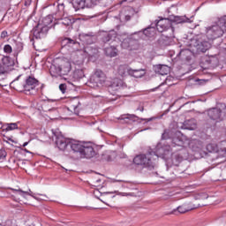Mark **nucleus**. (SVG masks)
Returning a JSON list of instances; mask_svg holds the SVG:
<instances>
[{"mask_svg":"<svg viewBox=\"0 0 226 226\" xmlns=\"http://www.w3.org/2000/svg\"><path fill=\"white\" fill-rule=\"evenodd\" d=\"M192 56H193V53L190 49H182L178 55L177 57L181 59V61H192Z\"/></svg>","mask_w":226,"mask_h":226,"instance_id":"15","label":"nucleus"},{"mask_svg":"<svg viewBox=\"0 0 226 226\" xmlns=\"http://www.w3.org/2000/svg\"><path fill=\"white\" fill-rule=\"evenodd\" d=\"M72 72V62L68 58H56L49 68L51 77H63Z\"/></svg>","mask_w":226,"mask_h":226,"instance_id":"3","label":"nucleus"},{"mask_svg":"<svg viewBox=\"0 0 226 226\" xmlns=\"http://www.w3.org/2000/svg\"><path fill=\"white\" fill-rule=\"evenodd\" d=\"M72 6L74 10H82L83 8H93V2L88 0H73Z\"/></svg>","mask_w":226,"mask_h":226,"instance_id":"14","label":"nucleus"},{"mask_svg":"<svg viewBox=\"0 0 226 226\" xmlns=\"http://www.w3.org/2000/svg\"><path fill=\"white\" fill-rule=\"evenodd\" d=\"M77 107H79V105H74L73 106L74 110L77 109Z\"/></svg>","mask_w":226,"mask_h":226,"instance_id":"54","label":"nucleus"},{"mask_svg":"<svg viewBox=\"0 0 226 226\" xmlns=\"http://www.w3.org/2000/svg\"><path fill=\"white\" fill-rule=\"evenodd\" d=\"M216 23L222 28V31L226 33V15L221 17Z\"/></svg>","mask_w":226,"mask_h":226,"instance_id":"34","label":"nucleus"},{"mask_svg":"<svg viewBox=\"0 0 226 226\" xmlns=\"http://www.w3.org/2000/svg\"><path fill=\"white\" fill-rule=\"evenodd\" d=\"M154 72L159 75H168L169 66L163 65V64H158L154 67Z\"/></svg>","mask_w":226,"mask_h":226,"instance_id":"23","label":"nucleus"},{"mask_svg":"<svg viewBox=\"0 0 226 226\" xmlns=\"http://www.w3.org/2000/svg\"><path fill=\"white\" fill-rule=\"evenodd\" d=\"M84 36H85L84 34L79 35V40H81V41H84V40H83Z\"/></svg>","mask_w":226,"mask_h":226,"instance_id":"52","label":"nucleus"},{"mask_svg":"<svg viewBox=\"0 0 226 226\" xmlns=\"http://www.w3.org/2000/svg\"><path fill=\"white\" fill-rule=\"evenodd\" d=\"M156 119L155 117H150V118H140V121H146L147 123H149L151 121H154Z\"/></svg>","mask_w":226,"mask_h":226,"instance_id":"45","label":"nucleus"},{"mask_svg":"<svg viewBox=\"0 0 226 226\" xmlns=\"http://www.w3.org/2000/svg\"><path fill=\"white\" fill-rule=\"evenodd\" d=\"M111 183H124V185H122L124 188H129L130 186H132V182H126L123 180L111 179Z\"/></svg>","mask_w":226,"mask_h":226,"instance_id":"37","label":"nucleus"},{"mask_svg":"<svg viewBox=\"0 0 226 226\" xmlns=\"http://www.w3.org/2000/svg\"><path fill=\"white\" fill-rule=\"evenodd\" d=\"M59 89L64 94L66 93V84H60Z\"/></svg>","mask_w":226,"mask_h":226,"instance_id":"43","label":"nucleus"},{"mask_svg":"<svg viewBox=\"0 0 226 226\" xmlns=\"http://www.w3.org/2000/svg\"><path fill=\"white\" fill-rule=\"evenodd\" d=\"M53 20L54 18L52 17V15H48L41 20V22H39V24H41L43 27H49V29H50V27H52Z\"/></svg>","mask_w":226,"mask_h":226,"instance_id":"24","label":"nucleus"},{"mask_svg":"<svg viewBox=\"0 0 226 226\" xmlns=\"http://www.w3.org/2000/svg\"><path fill=\"white\" fill-rule=\"evenodd\" d=\"M64 41L65 43H67V45H77V43H79V42H77L75 40L71 39V38H65V39L64 40Z\"/></svg>","mask_w":226,"mask_h":226,"instance_id":"40","label":"nucleus"},{"mask_svg":"<svg viewBox=\"0 0 226 226\" xmlns=\"http://www.w3.org/2000/svg\"><path fill=\"white\" fill-rule=\"evenodd\" d=\"M165 45H169V43H165Z\"/></svg>","mask_w":226,"mask_h":226,"instance_id":"58","label":"nucleus"},{"mask_svg":"<svg viewBox=\"0 0 226 226\" xmlns=\"http://www.w3.org/2000/svg\"><path fill=\"white\" fill-rule=\"evenodd\" d=\"M104 52L109 57H116L117 56V49L114 46L105 48Z\"/></svg>","mask_w":226,"mask_h":226,"instance_id":"26","label":"nucleus"},{"mask_svg":"<svg viewBox=\"0 0 226 226\" xmlns=\"http://www.w3.org/2000/svg\"><path fill=\"white\" fill-rule=\"evenodd\" d=\"M13 130H19V124L17 123L5 124L2 126L3 132H11Z\"/></svg>","mask_w":226,"mask_h":226,"instance_id":"27","label":"nucleus"},{"mask_svg":"<svg viewBox=\"0 0 226 226\" xmlns=\"http://www.w3.org/2000/svg\"><path fill=\"white\" fill-rule=\"evenodd\" d=\"M192 209L186 207V205H182L177 207V209L173 210V214H176V212L177 211V213H179L180 215H183L185 213H188V211H191Z\"/></svg>","mask_w":226,"mask_h":226,"instance_id":"33","label":"nucleus"},{"mask_svg":"<svg viewBox=\"0 0 226 226\" xmlns=\"http://www.w3.org/2000/svg\"><path fill=\"white\" fill-rule=\"evenodd\" d=\"M154 34V27H148L142 32H135L132 34L127 36L123 40L121 43L122 49L126 50H136L139 47V40H140V34H145V36H153Z\"/></svg>","mask_w":226,"mask_h":226,"instance_id":"2","label":"nucleus"},{"mask_svg":"<svg viewBox=\"0 0 226 226\" xmlns=\"http://www.w3.org/2000/svg\"><path fill=\"white\" fill-rule=\"evenodd\" d=\"M172 137V132L169 129L164 130L162 139V140H167Z\"/></svg>","mask_w":226,"mask_h":226,"instance_id":"36","label":"nucleus"},{"mask_svg":"<svg viewBox=\"0 0 226 226\" xmlns=\"http://www.w3.org/2000/svg\"><path fill=\"white\" fill-rule=\"evenodd\" d=\"M24 46L22 42H16V47L13 49V50L16 54H19V52H22Z\"/></svg>","mask_w":226,"mask_h":226,"instance_id":"39","label":"nucleus"},{"mask_svg":"<svg viewBox=\"0 0 226 226\" xmlns=\"http://www.w3.org/2000/svg\"><path fill=\"white\" fill-rule=\"evenodd\" d=\"M132 17H133V13H132V14H126V15L124 16L125 22H128L129 20H131V19H132Z\"/></svg>","mask_w":226,"mask_h":226,"instance_id":"46","label":"nucleus"},{"mask_svg":"<svg viewBox=\"0 0 226 226\" xmlns=\"http://www.w3.org/2000/svg\"><path fill=\"white\" fill-rule=\"evenodd\" d=\"M143 111H144V109H141V112H143Z\"/></svg>","mask_w":226,"mask_h":226,"instance_id":"57","label":"nucleus"},{"mask_svg":"<svg viewBox=\"0 0 226 226\" xmlns=\"http://www.w3.org/2000/svg\"><path fill=\"white\" fill-rule=\"evenodd\" d=\"M133 163L139 167H142V169L153 170L156 167V163H158V156L152 152L139 154L134 157Z\"/></svg>","mask_w":226,"mask_h":226,"instance_id":"4","label":"nucleus"},{"mask_svg":"<svg viewBox=\"0 0 226 226\" xmlns=\"http://www.w3.org/2000/svg\"><path fill=\"white\" fill-rule=\"evenodd\" d=\"M151 153L155 154V156H157V160L160 157L167 158V154H169V153H170V146H169V145H162V143H159L155 147V151L154 152H151Z\"/></svg>","mask_w":226,"mask_h":226,"instance_id":"11","label":"nucleus"},{"mask_svg":"<svg viewBox=\"0 0 226 226\" xmlns=\"http://www.w3.org/2000/svg\"><path fill=\"white\" fill-rule=\"evenodd\" d=\"M217 154L219 158H225L226 157V147H218L217 148Z\"/></svg>","mask_w":226,"mask_h":226,"instance_id":"38","label":"nucleus"},{"mask_svg":"<svg viewBox=\"0 0 226 226\" xmlns=\"http://www.w3.org/2000/svg\"><path fill=\"white\" fill-rule=\"evenodd\" d=\"M73 22L75 21H73L70 17L58 19V24L62 27H72V24H73Z\"/></svg>","mask_w":226,"mask_h":226,"instance_id":"22","label":"nucleus"},{"mask_svg":"<svg viewBox=\"0 0 226 226\" xmlns=\"http://www.w3.org/2000/svg\"><path fill=\"white\" fill-rule=\"evenodd\" d=\"M4 52H5V54H11V52H13V49L10 44H7L4 47Z\"/></svg>","mask_w":226,"mask_h":226,"instance_id":"41","label":"nucleus"},{"mask_svg":"<svg viewBox=\"0 0 226 226\" xmlns=\"http://www.w3.org/2000/svg\"><path fill=\"white\" fill-rule=\"evenodd\" d=\"M146 75L145 69H131V77H134L135 79H142Z\"/></svg>","mask_w":226,"mask_h":226,"instance_id":"21","label":"nucleus"},{"mask_svg":"<svg viewBox=\"0 0 226 226\" xmlns=\"http://www.w3.org/2000/svg\"><path fill=\"white\" fill-rule=\"evenodd\" d=\"M6 158V151L0 149V160Z\"/></svg>","mask_w":226,"mask_h":226,"instance_id":"44","label":"nucleus"},{"mask_svg":"<svg viewBox=\"0 0 226 226\" xmlns=\"http://www.w3.org/2000/svg\"><path fill=\"white\" fill-rule=\"evenodd\" d=\"M117 37V33L116 31L112 30L107 33L103 37H102V41L104 43H109V41H114L116 38Z\"/></svg>","mask_w":226,"mask_h":226,"instance_id":"20","label":"nucleus"},{"mask_svg":"<svg viewBox=\"0 0 226 226\" xmlns=\"http://www.w3.org/2000/svg\"><path fill=\"white\" fill-rule=\"evenodd\" d=\"M111 87H113V89H116V91L119 89H125L126 83H124V81H123V79H115L113 80V83L111 84Z\"/></svg>","mask_w":226,"mask_h":226,"instance_id":"19","label":"nucleus"},{"mask_svg":"<svg viewBox=\"0 0 226 226\" xmlns=\"http://www.w3.org/2000/svg\"><path fill=\"white\" fill-rule=\"evenodd\" d=\"M10 190H11V192H13L14 193H19V195H20L21 197H26V195L33 196V192H31V189H29L28 191H23L21 189L10 188Z\"/></svg>","mask_w":226,"mask_h":226,"instance_id":"31","label":"nucleus"},{"mask_svg":"<svg viewBox=\"0 0 226 226\" xmlns=\"http://www.w3.org/2000/svg\"><path fill=\"white\" fill-rule=\"evenodd\" d=\"M129 11H132L133 12V10L130 9Z\"/></svg>","mask_w":226,"mask_h":226,"instance_id":"55","label":"nucleus"},{"mask_svg":"<svg viewBox=\"0 0 226 226\" xmlns=\"http://www.w3.org/2000/svg\"><path fill=\"white\" fill-rule=\"evenodd\" d=\"M172 23L170 21V17L162 18L159 20H155V27L159 33H163V31H167V29H170Z\"/></svg>","mask_w":226,"mask_h":226,"instance_id":"10","label":"nucleus"},{"mask_svg":"<svg viewBox=\"0 0 226 226\" xmlns=\"http://www.w3.org/2000/svg\"><path fill=\"white\" fill-rule=\"evenodd\" d=\"M120 195H122V197H128V195H130V194H128L126 192H120Z\"/></svg>","mask_w":226,"mask_h":226,"instance_id":"51","label":"nucleus"},{"mask_svg":"<svg viewBox=\"0 0 226 226\" xmlns=\"http://www.w3.org/2000/svg\"><path fill=\"white\" fill-rule=\"evenodd\" d=\"M27 142H25L24 144H23V147H26V146H27Z\"/></svg>","mask_w":226,"mask_h":226,"instance_id":"53","label":"nucleus"},{"mask_svg":"<svg viewBox=\"0 0 226 226\" xmlns=\"http://www.w3.org/2000/svg\"><path fill=\"white\" fill-rule=\"evenodd\" d=\"M223 34H225L223 28L218 26L217 23H215L214 25L206 28V36L207 40H217V38H222Z\"/></svg>","mask_w":226,"mask_h":226,"instance_id":"6","label":"nucleus"},{"mask_svg":"<svg viewBox=\"0 0 226 226\" xmlns=\"http://www.w3.org/2000/svg\"><path fill=\"white\" fill-rule=\"evenodd\" d=\"M218 145L215 144V143H210L208 145H207V151L208 153H217L218 152Z\"/></svg>","mask_w":226,"mask_h":226,"instance_id":"35","label":"nucleus"},{"mask_svg":"<svg viewBox=\"0 0 226 226\" xmlns=\"http://www.w3.org/2000/svg\"><path fill=\"white\" fill-rule=\"evenodd\" d=\"M172 146H178L179 147H183L185 146V138L183 136H177L172 139Z\"/></svg>","mask_w":226,"mask_h":226,"instance_id":"28","label":"nucleus"},{"mask_svg":"<svg viewBox=\"0 0 226 226\" xmlns=\"http://www.w3.org/2000/svg\"><path fill=\"white\" fill-rule=\"evenodd\" d=\"M137 116H135L134 114H126V115H122L119 119H121L122 121H124L126 123H130L131 121H135V119H137Z\"/></svg>","mask_w":226,"mask_h":226,"instance_id":"30","label":"nucleus"},{"mask_svg":"<svg viewBox=\"0 0 226 226\" xmlns=\"http://www.w3.org/2000/svg\"><path fill=\"white\" fill-rule=\"evenodd\" d=\"M181 162H183V155L181 154V152H175L171 154V165L178 167Z\"/></svg>","mask_w":226,"mask_h":226,"instance_id":"16","label":"nucleus"},{"mask_svg":"<svg viewBox=\"0 0 226 226\" xmlns=\"http://www.w3.org/2000/svg\"><path fill=\"white\" fill-rule=\"evenodd\" d=\"M186 16H175L170 15V20L172 22H175L176 24H183V22H186Z\"/></svg>","mask_w":226,"mask_h":226,"instance_id":"29","label":"nucleus"},{"mask_svg":"<svg viewBox=\"0 0 226 226\" xmlns=\"http://www.w3.org/2000/svg\"><path fill=\"white\" fill-rule=\"evenodd\" d=\"M132 68L126 64H122L117 68V73L120 77H127L130 75Z\"/></svg>","mask_w":226,"mask_h":226,"instance_id":"17","label":"nucleus"},{"mask_svg":"<svg viewBox=\"0 0 226 226\" xmlns=\"http://www.w3.org/2000/svg\"><path fill=\"white\" fill-rule=\"evenodd\" d=\"M2 61V64H0V75H4L10 72V64H8L10 58L4 57Z\"/></svg>","mask_w":226,"mask_h":226,"instance_id":"18","label":"nucleus"},{"mask_svg":"<svg viewBox=\"0 0 226 226\" xmlns=\"http://www.w3.org/2000/svg\"><path fill=\"white\" fill-rule=\"evenodd\" d=\"M107 76H105V72L103 71L97 69L95 70L94 75L90 79V82L92 84H95L96 87H99L102 84H105V80Z\"/></svg>","mask_w":226,"mask_h":226,"instance_id":"8","label":"nucleus"},{"mask_svg":"<svg viewBox=\"0 0 226 226\" xmlns=\"http://www.w3.org/2000/svg\"><path fill=\"white\" fill-rule=\"evenodd\" d=\"M207 116L212 121H215L216 123H220V121H223L226 119V115L223 113V109L212 108L207 110Z\"/></svg>","mask_w":226,"mask_h":226,"instance_id":"7","label":"nucleus"},{"mask_svg":"<svg viewBox=\"0 0 226 226\" xmlns=\"http://www.w3.org/2000/svg\"><path fill=\"white\" fill-rule=\"evenodd\" d=\"M85 36H87V38H89V36H88V35H85Z\"/></svg>","mask_w":226,"mask_h":226,"instance_id":"56","label":"nucleus"},{"mask_svg":"<svg viewBox=\"0 0 226 226\" xmlns=\"http://www.w3.org/2000/svg\"><path fill=\"white\" fill-rule=\"evenodd\" d=\"M185 127L186 130H195L197 128V123L193 119L187 120L185 122Z\"/></svg>","mask_w":226,"mask_h":226,"instance_id":"32","label":"nucleus"},{"mask_svg":"<svg viewBox=\"0 0 226 226\" xmlns=\"http://www.w3.org/2000/svg\"><path fill=\"white\" fill-rule=\"evenodd\" d=\"M74 63H76L78 64H84V61L83 60L75 61Z\"/></svg>","mask_w":226,"mask_h":226,"instance_id":"50","label":"nucleus"},{"mask_svg":"<svg viewBox=\"0 0 226 226\" xmlns=\"http://www.w3.org/2000/svg\"><path fill=\"white\" fill-rule=\"evenodd\" d=\"M194 47L197 52H206L211 49V42L198 39L194 41Z\"/></svg>","mask_w":226,"mask_h":226,"instance_id":"13","label":"nucleus"},{"mask_svg":"<svg viewBox=\"0 0 226 226\" xmlns=\"http://www.w3.org/2000/svg\"><path fill=\"white\" fill-rule=\"evenodd\" d=\"M72 151L80 156V158H93L96 155V152L92 146L84 145L80 141L71 139L69 144Z\"/></svg>","mask_w":226,"mask_h":226,"instance_id":"5","label":"nucleus"},{"mask_svg":"<svg viewBox=\"0 0 226 226\" xmlns=\"http://www.w3.org/2000/svg\"><path fill=\"white\" fill-rule=\"evenodd\" d=\"M49 33V26H43V25L38 23L37 26L32 30V34L35 40H41L45 38Z\"/></svg>","mask_w":226,"mask_h":226,"instance_id":"9","label":"nucleus"},{"mask_svg":"<svg viewBox=\"0 0 226 226\" xmlns=\"http://www.w3.org/2000/svg\"><path fill=\"white\" fill-rule=\"evenodd\" d=\"M58 10L62 12L64 11V4H58Z\"/></svg>","mask_w":226,"mask_h":226,"instance_id":"47","label":"nucleus"},{"mask_svg":"<svg viewBox=\"0 0 226 226\" xmlns=\"http://www.w3.org/2000/svg\"><path fill=\"white\" fill-rule=\"evenodd\" d=\"M71 142L72 139H66L63 134H56V145L60 151H64Z\"/></svg>","mask_w":226,"mask_h":226,"instance_id":"12","label":"nucleus"},{"mask_svg":"<svg viewBox=\"0 0 226 226\" xmlns=\"http://www.w3.org/2000/svg\"><path fill=\"white\" fill-rule=\"evenodd\" d=\"M88 1L92 2V4L94 6H96L98 4V3H100L101 0H88Z\"/></svg>","mask_w":226,"mask_h":226,"instance_id":"48","label":"nucleus"},{"mask_svg":"<svg viewBox=\"0 0 226 226\" xmlns=\"http://www.w3.org/2000/svg\"><path fill=\"white\" fill-rule=\"evenodd\" d=\"M6 36H8V32L3 31V32L1 33V38H6Z\"/></svg>","mask_w":226,"mask_h":226,"instance_id":"49","label":"nucleus"},{"mask_svg":"<svg viewBox=\"0 0 226 226\" xmlns=\"http://www.w3.org/2000/svg\"><path fill=\"white\" fill-rule=\"evenodd\" d=\"M84 67H76L73 72V79H75L76 80L84 79V77H86V75L84 74Z\"/></svg>","mask_w":226,"mask_h":226,"instance_id":"25","label":"nucleus"},{"mask_svg":"<svg viewBox=\"0 0 226 226\" xmlns=\"http://www.w3.org/2000/svg\"><path fill=\"white\" fill-rule=\"evenodd\" d=\"M38 86H40V81L33 76H28L24 78L22 74L19 75L11 83V87L22 93H29V94H35L38 93Z\"/></svg>","mask_w":226,"mask_h":226,"instance_id":"1","label":"nucleus"},{"mask_svg":"<svg viewBox=\"0 0 226 226\" xmlns=\"http://www.w3.org/2000/svg\"><path fill=\"white\" fill-rule=\"evenodd\" d=\"M196 82L199 86H204L207 82H208L207 79H196Z\"/></svg>","mask_w":226,"mask_h":226,"instance_id":"42","label":"nucleus"}]
</instances>
